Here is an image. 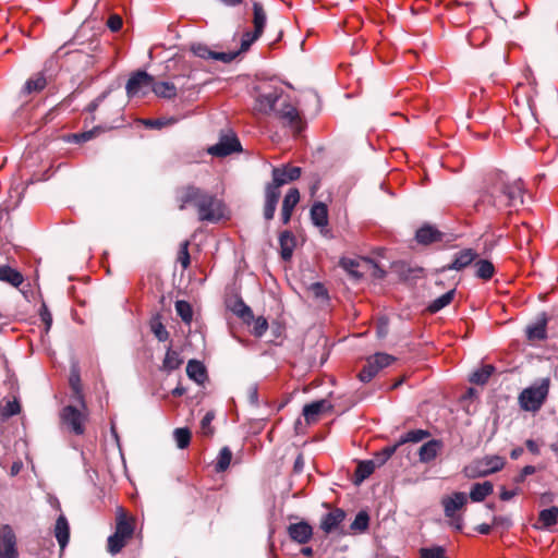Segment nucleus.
Returning <instances> with one entry per match:
<instances>
[{"label": "nucleus", "instance_id": "nucleus-1", "mask_svg": "<svg viewBox=\"0 0 558 558\" xmlns=\"http://www.w3.org/2000/svg\"><path fill=\"white\" fill-rule=\"evenodd\" d=\"M523 194L520 179L510 181L504 173H496L488 179L478 202L497 210L518 208L523 204Z\"/></svg>", "mask_w": 558, "mask_h": 558}, {"label": "nucleus", "instance_id": "nucleus-2", "mask_svg": "<svg viewBox=\"0 0 558 558\" xmlns=\"http://www.w3.org/2000/svg\"><path fill=\"white\" fill-rule=\"evenodd\" d=\"M175 199L180 210H184L187 205H194L201 221L217 222L223 217L222 202L197 186L187 185L179 189Z\"/></svg>", "mask_w": 558, "mask_h": 558}, {"label": "nucleus", "instance_id": "nucleus-3", "mask_svg": "<svg viewBox=\"0 0 558 558\" xmlns=\"http://www.w3.org/2000/svg\"><path fill=\"white\" fill-rule=\"evenodd\" d=\"M300 167H283L272 169V182L268 183L265 189V205H264V218L271 220L275 216V211L281 196L280 186L294 181L301 175Z\"/></svg>", "mask_w": 558, "mask_h": 558}, {"label": "nucleus", "instance_id": "nucleus-4", "mask_svg": "<svg viewBox=\"0 0 558 558\" xmlns=\"http://www.w3.org/2000/svg\"><path fill=\"white\" fill-rule=\"evenodd\" d=\"M549 387L550 379L546 377L524 388L518 398L521 409L527 412H537L548 397Z\"/></svg>", "mask_w": 558, "mask_h": 558}, {"label": "nucleus", "instance_id": "nucleus-5", "mask_svg": "<svg viewBox=\"0 0 558 558\" xmlns=\"http://www.w3.org/2000/svg\"><path fill=\"white\" fill-rule=\"evenodd\" d=\"M255 90V104L253 110L259 114H270L276 110V105L282 99V88L270 82L264 81L257 84Z\"/></svg>", "mask_w": 558, "mask_h": 558}, {"label": "nucleus", "instance_id": "nucleus-6", "mask_svg": "<svg viewBox=\"0 0 558 558\" xmlns=\"http://www.w3.org/2000/svg\"><path fill=\"white\" fill-rule=\"evenodd\" d=\"M505 458L493 454L473 460L464 466L463 474L468 478L485 477L504 469Z\"/></svg>", "mask_w": 558, "mask_h": 558}, {"label": "nucleus", "instance_id": "nucleus-7", "mask_svg": "<svg viewBox=\"0 0 558 558\" xmlns=\"http://www.w3.org/2000/svg\"><path fill=\"white\" fill-rule=\"evenodd\" d=\"M60 420L62 425L66 426L71 433L78 436L83 435L87 422L85 405L83 404V410H78L73 405L64 407L60 413Z\"/></svg>", "mask_w": 558, "mask_h": 558}, {"label": "nucleus", "instance_id": "nucleus-8", "mask_svg": "<svg viewBox=\"0 0 558 558\" xmlns=\"http://www.w3.org/2000/svg\"><path fill=\"white\" fill-rule=\"evenodd\" d=\"M154 77L146 71H137L129 78L125 89L129 98L145 97L154 86Z\"/></svg>", "mask_w": 558, "mask_h": 558}, {"label": "nucleus", "instance_id": "nucleus-9", "mask_svg": "<svg viewBox=\"0 0 558 558\" xmlns=\"http://www.w3.org/2000/svg\"><path fill=\"white\" fill-rule=\"evenodd\" d=\"M16 536L10 525L0 527V558H16Z\"/></svg>", "mask_w": 558, "mask_h": 558}, {"label": "nucleus", "instance_id": "nucleus-10", "mask_svg": "<svg viewBox=\"0 0 558 558\" xmlns=\"http://www.w3.org/2000/svg\"><path fill=\"white\" fill-rule=\"evenodd\" d=\"M241 149V144L238 137L233 134L222 135L219 142L210 146L207 151L208 154L217 157H226L234 151Z\"/></svg>", "mask_w": 558, "mask_h": 558}, {"label": "nucleus", "instance_id": "nucleus-11", "mask_svg": "<svg viewBox=\"0 0 558 558\" xmlns=\"http://www.w3.org/2000/svg\"><path fill=\"white\" fill-rule=\"evenodd\" d=\"M191 50L194 53V56H196L201 59H205V60L213 59V60L221 61L223 63L231 62L240 53V51H232V52L214 51L208 46L203 45V44L192 45Z\"/></svg>", "mask_w": 558, "mask_h": 558}, {"label": "nucleus", "instance_id": "nucleus-12", "mask_svg": "<svg viewBox=\"0 0 558 558\" xmlns=\"http://www.w3.org/2000/svg\"><path fill=\"white\" fill-rule=\"evenodd\" d=\"M344 519L345 511L340 508H335L322 517L319 527L326 534L339 532Z\"/></svg>", "mask_w": 558, "mask_h": 558}, {"label": "nucleus", "instance_id": "nucleus-13", "mask_svg": "<svg viewBox=\"0 0 558 558\" xmlns=\"http://www.w3.org/2000/svg\"><path fill=\"white\" fill-rule=\"evenodd\" d=\"M278 118L282 119L288 125L293 128L295 133L301 131L299 125L300 117L296 108L288 102L286 99H282L280 102V108H276L274 112Z\"/></svg>", "mask_w": 558, "mask_h": 558}, {"label": "nucleus", "instance_id": "nucleus-14", "mask_svg": "<svg viewBox=\"0 0 558 558\" xmlns=\"http://www.w3.org/2000/svg\"><path fill=\"white\" fill-rule=\"evenodd\" d=\"M477 257V254L472 248H464L459 252H457L453 256V259L450 264L442 266L439 271H447V270H457L460 271L471 265L475 258Z\"/></svg>", "mask_w": 558, "mask_h": 558}, {"label": "nucleus", "instance_id": "nucleus-15", "mask_svg": "<svg viewBox=\"0 0 558 558\" xmlns=\"http://www.w3.org/2000/svg\"><path fill=\"white\" fill-rule=\"evenodd\" d=\"M468 501V497L464 493L457 492L451 496L444 497L441 500V505L444 507V512L447 518L454 519V515L458 510L464 507Z\"/></svg>", "mask_w": 558, "mask_h": 558}, {"label": "nucleus", "instance_id": "nucleus-16", "mask_svg": "<svg viewBox=\"0 0 558 558\" xmlns=\"http://www.w3.org/2000/svg\"><path fill=\"white\" fill-rule=\"evenodd\" d=\"M329 408L330 404L328 401L317 400L305 404L302 413L307 424H314L319 420L320 414L327 411Z\"/></svg>", "mask_w": 558, "mask_h": 558}, {"label": "nucleus", "instance_id": "nucleus-17", "mask_svg": "<svg viewBox=\"0 0 558 558\" xmlns=\"http://www.w3.org/2000/svg\"><path fill=\"white\" fill-rule=\"evenodd\" d=\"M299 201H300L299 190L295 187L290 189L283 198L282 208H281V220L284 225L289 223L292 213L294 210V207L298 205Z\"/></svg>", "mask_w": 558, "mask_h": 558}, {"label": "nucleus", "instance_id": "nucleus-18", "mask_svg": "<svg viewBox=\"0 0 558 558\" xmlns=\"http://www.w3.org/2000/svg\"><path fill=\"white\" fill-rule=\"evenodd\" d=\"M313 530L312 526L306 522H300L295 524H291L289 526V535L290 537L300 543L305 544L312 537Z\"/></svg>", "mask_w": 558, "mask_h": 558}, {"label": "nucleus", "instance_id": "nucleus-19", "mask_svg": "<svg viewBox=\"0 0 558 558\" xmlns=\"http://www.w3.org/2000/svg\"><path fill=\"white\" fill-rule=\"evenodd\" d=\"M0 281L19 288L24 282V276L9 265H0Z\"/></svg>", "mask_w": 558, "mask_h": 558}, {"label": "nucleus", "instance_id": "nucleus-20", "mask_svg": "<svg viewBox=\"0 0 558 558\" xmlns=\"http://www.w3.org/2000/svg\"><path fill=\"white\" fill-rule=\"evenodd\" d=\"M546 325H547V318H546L545 314H543L534 325H530L526 327V330H525L526 338L530 341H535V340L539 341V340L546 339V337H547Z\"/></svg>", "mask_w": 558, "mask_h": 558}, {"label": "nucleus", "instance_id": "nucleus-21", "mask_svg": "<svg viewBox=\"0 0 558 558\" xmlns=\"http://www.w3.org/2000/svg\"><path fill=\"white\" fill-rule=\"evenodd\" d=\"M114 532L121 536L129 538V539L132 538L133 533H134V525L128 519V517L122 508H119L118 512H117V523H116Z\"/></svg>", "mask_w": 558, "mask_h": 558}, {"label": "nucleus", "instance_id": "nucleus-22", "mask_svg": "<svg viewBox=\"0 0 558 558\" xmlns=\"http://www.w3.org/2000/svg\"><path fill=\"white\" fill-rule=\"evenodd\" d=\"M54 536L61 548H64L70 538V525L66 518L60 514L54 524Z\"/></svg>", "mask_w": 558, "mask_h": 558}, {"label": "nucleus", "instance_id": "nucleus-23", "mask_svg": "<svg viewBox=\"0 0 558 558\" xmlns=\"http://www.w3.org/2000/svg\"><path fill=\"white\" fill-rule=\"evenodd\" d=\"M441 446H442L441 441L437 440V439H432V440L425 442L420 448V451H418L420 461L427 463V462H430L432 460H434L437 457L438 451L440 450Z\"/></svg>", "mask_w": 558, "mask_h": 558}, {"label": "nucleus", "instance_id": "nucleus-24", "mask_svg": "<svg viewBox=\"0 0 558 558\" xmlns=\"http://www.w3.org/2000/svg\"><path fill=\"white\" fill-rule=\"evenodd\" d=\"M415 239L418 243L427 245L441 240V233L432 226H423L416 231Z\"/></svg>", "mask_w": 558, "mask_h": 558}, {"label": "nucleus", "instance_id": "nucleus-25", "mask_svg": "<svg viewBox=\"0 0 558 558\" xmlns=\"http://www.w3.org/2000/svg\"><path fill=\"white\" fill-rule=\"evenodd\" d=\"M279 244L281 250V257L289 260L292 257L295 247V238L290 231H283L279 235Z\"/></svg>", "mask_w": 558, "mask_h": 558}, {"label": "nucleus", "instance_id": "nucleus-26", "mask_svg": "<svg viewBox=\"0 0 558 558\" xmlns=\"http://www.w3.org/2000/svg\"><path fill=\"white\" fill-rule=\"evenodd\" d=\"M311 220L315 226L320 228L328 225V209L324 203L317 202L312 206Z\"/></svg>", "mask_w": 558, "mask_h": 558}, {"label": "nucleus", "instance_id": "nucleus-27", "mask_svg": "<svg viewBox=\"0 0 558 558\" xmlns=\"http://www.w3.org/2000/svg\"><path fill=\"white\" fill-rule=\"evenodd\" d=\"M187 376L197 384H203L207 379L206 368L199 361L191 360L186 365Z\"/></svg>", "mask_w": 558, "mask_h": 558}, {"label": "nucleus", "instance_id": "nucleus-28", "mask_svg": "<svg viewBox=\"0 0 558 558\" xmlns=\"http://www.w3.org/2000/svg\"><path fill=\"white\" fill-rule=\"evenodd\" d=\"M494 490V486L490 482L486 481L483 483H476L471 487L470 498L474 502L483 501Z\"/></svg>", "mask_w": 558, "mask_h": 558}, {"label": "nucleus", "instance_id": "nucleus-29", "mask_svg": "<svg viewBox=\"0 0 558 558\" xmlns=\"http://www.w3.org/2000/svg\"><path fill=\"white\" fill-rule=\"evenodd\" d=\"M47 86V80L44 73H37L34 76L29 77L23 89L22 93L24 95H31L33 93H39Z\"/></svg>", "mask_w": 558, "mask_h": 558}, {"label": "nucleus", "instance_id": "nucleus-30", "mask_svg": "<svg viewBox=\"0 0 558 558\" xmlns=\"http://www.w3.org/2000/svg\"><path fill=\"white\" fill-rule=\"evenodd\" d=\"M377 465L375 460L361 461L355 470V483L360 484L371 476Z\"/></svg>", "mask_w": 558, "mask_h": 558}, {"label": "nucleus", "instance_id": "nucleus-31", "mask_svg": "<svg viewBox=\"0 0 558 558\" xmlns=\"http://www.w3.org/2000/svg\"><path fill=\"white\" fill-rule=\"evenodd\" d=\"M153 92L160 98L171 99L177 96V87L169 82H154Z\"/></svg>", "mask_w": 558, "mask_h": 558}, {"label": "nucleus", "instance_id": "nucleus-32", "mask_svg": "<svg viewBox=\"0 0 558 558\" xmlns=\"http://www.w3.org/2000/svg\"><path fill=\"white\" fill-rule=\"evenodd\" d=\"M495 372V367L490 364L483 365L474 371L470 376V381L476 385H484Z\"/></svg>", "mask_w": 558, "mask_h": 558}, {"label": "nucleus", "instance_id": "nucleus-33", "mask_svg": "<svg viewBox=\"0 0 558 558\" xmlns=\"http://www.w3.org/2000/svg\"><path fill=\"white\" fill-rule=\"evenodd\" d=\"M253 14H254V16H253L254 29L256 31L257 34H263L265 25H266L267 16H266L265 10L260 3H258V2L253 3Z\"/></svg>", "mask_w": 558, "mask_h": 558}, {"label": "nucleus", "instance_id": "nucleus-34", "mask_svg": "<svg viewBox=\"0 0 558 558\" xmlns=\"http://www.w3.org/2000/svg\"><path fill=\"white\" fill-rule=\"evenodd\" d=\"M475 276L483 280H489L495 274V267L487 259H480L475 263Z\"/></svg>", "mask_w": 558, "mask_h": 558}, {"label": "nucleus", "instance_id": "nucleus-35", "mask_svg": "<svg viewBox=\"0 0 558 558\" xmlns=\"http://www.w3.org/2000/svg\"><path fill=\"white\" fill-rule=\"evenodd\" d=\"M454 293H456V289H450L445 294H442L439 298L435 299L428 305V307H427L428 311L430 313H437L440 310H442L444 307L448 306L452 302Z\"/></svg>", "mask_w": 558, "mask_h": 558}, {"label": "nucleus", "instance_id": "nucleus-36", "mask_svg": "<svg viewBox=\"0 0 558 558\" xmlns=\"http://www.w3.org/2000/svg\"><path fill=\"white\" fill-rule=\"evenodd\" d=\"M558 521V508L550 507L548 509H544L538 514V522L542 523V527L548 529L555 525Z\"/></svg>", "mask_w": 558, "mask_h": 558}, {"label": "nucleus", "instance_id": "nucleus-37", "mask_svg": "<svg viewBox=\"0 0 558 558\" xmlns=\"http://www.w3.org/2000/svg\"><path fill=\"white\" fill-rule=\"evenodd\" d=\"M231 311L244 323H250L254 319L253 312L241 299L236 300L231 306Z\"/></svg>", "mask_w": 558, "mask_h": 558}, {"label": "nucleus", "instance_id": "nucleus-38", "mask_svg": "<svg viewBox=\"0 0 558 558\" xmlns=\"http://www.w3.org/2000/svg\"><path fill=\"white\" fill-rule=\"evenodd\" d=\"M150 330L159 341H167L169 339V332L161 322L159 315L154 316L149 323Z\"/></svg>", "mask_w": 558, "mask_h": 558}, {"label": "nucleus", "instance_id": "nucleus-39", "mask_svg": "<svg viewBox=\"0 0 558 558\" xmlns=\"http://www.w3.org/2000/svg\"><path fill=\"white\" fill-rule=\"evenodd\" d=\"M183 360L177 351L169 349L166 353V356L162 362V368L165 371L171 372L181 366Z\"/></svg>", "mask_w": 558, "mask_h": 558}, {"label": "nucleus", "instance_id": "nucleus-40", "mask_svg": "<svg viewBox=\"0 0 558 558\" xmlns=\"http://www.w3.org/2000/svg\"><path fill=\"white\" fill-rule=\"evenodd\" d=\"M128 541H129V538L121 536L114 532L112 535H110L108 537V541H107L108 551L111 555H116V554L120 553L122 550V548L126 545Z\"/></svg>", "mask_w": 558, "mask_h": 558}, {"label": "nucleus", "instance_id": "nucleus-41", "mask_svg": "<svg viewBox=\"0 0 558 558\" xmlns=\"http://www.w3.org/2000/svg\"><path fill=\"white\" fill-rule=\"evenodd\" d=\"M175 312L185 324H191L193 310L189 302L179 300L175 302Z\"/></svg>", "mask_w": 558, "mask_h": 558}, {"label": "nucleus", "instance_id": "nucleus-42", "mask_svg": "<svg viewBox=\"0 0 558 558\" xmlns=\"http://www.w3.org/2000/svg\"><path fill=\"white\" fill-rule=\"evenodd\" d=\"M428 436L429 433L425 429H413L401 436L398 445H403L405 442H420Z\"/></svg>", "mask_w": 558, "mask_h": 558}, {"label": "nucleus", "instance_id": "nucleus-43", "mask_svg": "<svg viewBox=\"0 0 558 558\" xmlns=\"http://www.w3.org/2000/svg\"><path fill=\"white\" fill-rule=\"evenodd\" d=\"M231 459H232V452L231 450L228 448V447H223L219 454H218V458H217V462H216V471L217 472H225L230 463H231Z\"/></svg>", "mask_w": 558, "mask_h": 558}, {"label": "nucleus", "instance_id": "nucleus-44", "mask_svg": "<svg viewBox=\"0 0 558 558\" xmlns=\"http://www.w3.org/2000/svg\"><path fill=\"white\" fill-rule=\"evenodd\" d=\"M369 524V515L366 511H360L356 515L354 521L351 523L350 529L353 532H364L367 530Z\"/></svg>", "mask_w": 558, "mask_h": 558}, {"label": "nucleus", "instance_id": "nucleus-45", "mask_svg": "<svg viewBox=\"0 0 558 558\" xmlns=\"http://www.w3.org/2000/svg\"><path fill=\"white\" fill-rule=\"evenodd\" d=\"M368 360L372 364L378 367V371H380L391 365L396 361V357L387 353H376L373 356H369Z\"/></svg>", "mask_w": 558, "mask_h": 558}, {"label": "nucleus", "instance_id": "nucleus-46", "mask_svg": "<svg viewBox=\"0 0 558 558\" xmlns=\"http://www.w3.org/2000/svg\"><path fill=\"white\" fill-rule=\"evenodd\" d=\"M378 367L372 364L367 359L366 364L359 373L357 377L362 383H369L378 374Z\"/></svg>", "mask_w": 558, "mask_h": 558}, {"label": "nucleus", "instance_id": "nucleus-47", "mask_svg": "<svg viewBox=\"0 0 558 558\" xmlns=\"http://www.w3.org/2000/svg\"><path fill=\"white\" fill-rule=\"evenodd\" d=\"M420 558H448L441 546L425 547L420 549Z\"/></svg>", "mask_w": 558, "mask_h": 558}, {"label": "nucleus", "instance_id": "nucleus-48", "mask_svg": "<svg viewBox=\"0 0 558 558\" xmlns=\"http://www.w3.org/2000/svg\"><path fill=\"white\" fill-rule=\"evenodd\" d=\"M174 439L180 449H184L189 446L191 440V433L187 428H177L174 430Z\"/></svg>", "mask_w": 558, "mask_h": 558}, {"label": "nucleus", "instance_id": "nucleus-49", "mask_svg": "<svg viewBox=\"0 0 558 558\" xmlns=\"http://www.w3.org/2000/svg\"><path fill=\"white\" fill-rule=\"evenodd\" d=\"M178 122L177 118H159V119H148L144 121V124L151 129H161L163 126L172 125Z\"/></svg>", "mask_w": 558, "mask_h": 558}, {"label": "nucleus", "instance_id": "nucleus-50", "mask_svg": "<svg viewBox=\"0 0 558 558\" xmlns=\"http://www.w3.org/2000/svg\"><path fill=\"white\" fill-rule=\"evenodd\" d=\"M69 383H70L72 390L75 392V395H77L78 398L82 399L81 377H80V372L77 368H75V367L72 368L70 378H69Z\"/></svg>", "mask_w": 558, "mask_h": 558}, {"label": "nucleus", "instance_id": "nucleus-51", "mask_svg": "<svg viewBox=\"0 0 558 558\" xmlns=\"http://www.w3.org/2000/svg\"><path fill=\"white\" fill-rule=\"evenodd\" d=\"M21 412L19 400L14 397L12 401H8L2 409V414L7 417L16 415Z\"/></svg>", "mask_w": 558, "mask_h": 558}, {"label": "nucleus", "instance_id": "nucleus-52", "mask_svg": "<svg viewBox=\"0 0 558 558\" xmlns=\"http://www.w3.org/2000/svg\"><path fill=\"white\" fill-rule=\"evenodd\" d=\"M262 34H257L254 29L253 33L246 32L241 40V49L240 51H246L251 47V45L260 37Z\"/></svg>", "mask_w": 558, "mask_h": 558}, {"label": "nucleus", "instance_id": "nucleus-53", "mask_svg": "<svg viewBox=\"0 0 558 558\" xmlns=\"http://www.w3.org/2000/svg\"><path fill=\"white\" fill-rule=\"evenodd\" d=\"M214 420V413L207 412L205 416L201 421V430L205 436H210L213 434L211 422Z\"/></svg>", "mask_w": 558, "mask_h": 558}, {"label": "nucleus", "instance_id": "nucleus-54", "mask_svg": "<svg viewBox=\"0 0 558 558\" xmlns=\"http://www.w3.org/2000/svg\"><path fill=\"white\" fill-rule=\"evenodd\" d=\"M95 136V131L94 130H90V131H86V132H82V133H75V134H72L69 136V142H72V143H85L87 141H90L92 138H94Z\"/></svg>", "mask_w": 558, "mask_h": 558}, {"label": "nucleus", "instance_id": "nucleus-55", "mask_svg": "<svg viewBox=\"0 0 558 558\" xmlns=\"http://www.w3.org/2000/svg\"><path fill=\"white\" fill-rule=\"evenodd\" d=\"M253 320H254V328H253L254 335L256 337H262L268 329L267 319L260 316Z\"/></svg>", "mask_w": 558, "mask_h": 558}, {"label": "nucleus", "instance_id": "nucleus-56", "mask_svg": "<svg viewBox=\"0 0 558 558\" xmlns=\"http://www.w3.org/2000/svg\"><path fill=\"white\" fill-rule=\"evenodd\" d=\"M189 242H183L181 244V250L179 253V262L181 266L186 269L190 266V254H189Z\"/></svg>", "mask_w": 558, "mask_h": 558}, {"label": "nucleus", "instance_id": "nucleus-57", "mask_svg": "<svg viewBox=\"0 0 558 558\" xmlns=\"http://www.w3.org/2000/svg\"><path fill=\"white\" fill-rule=\"evenodd\" d=\"M122 19L120 15L118 14H112L109 16L108 21H107V26L110 28V31L112 32H118L121 29L122 27Z\"/></svg>", "mask_w": 558, "mask_h": 558}, {"label": "nucleus", "instance_id": "nucleus-58", "mask_svg": "<svg viewBox=\"0 0 558 558\" xmlns=\"http://www.w3.org/2000/svg\"><path fill=\"white\" fill-rule=\"evenodd\" d=\"M535 471H536V469H535V466H533V465H526V466H524V468L521 470V472H520V473L514 477V480H513V481H514V483H517V484L523 483V482H524V480H525V477H526L527 475H532V474H534V473H535Z\"/></svg>", "mask_w": 558, "mask_h": 558}, {"label": "nucleus", "instance_id": "nucleus-59", "mask_svg": "<svg viewBox=\"0 0 558 558\" xmlns=\"http://www.w3.org/2000/svg\"><path fill=\"white\" fill-rule=\"evenodd\" d=\"M519 492H520L519 488L507 489L506 487H501L499 497L501 500L508 501V500L512 499L514 496H517L519 494Z\"/></svg>", "mask_w": 558, "mask_h": 558}, {"label": "nucleus", "instance_id": "nucleus-60", "mask_svg": "<svg viewBox=\"0 0 558 558\" xmlns=\"http://www.w3.org/2000/svg\"><path fill=\"white\" fill-rule=\"evenodd\" d=\"M40 317L44 324L46 325L47 329H49L52 324V316L51 313L46 307V305H44L43 308L40 310Z\"/></svg>", "mask_w": 558, "mask_h": 558}, {"label": "nucleus", "instance_id": "nucleus-61", "mask_svg": "<svg viewBox=\"0 0 558 558\" xmlns=\"http://www.w3.org/2000/svg\"><path fill=\"white\" fill-rule=\"evenodd\" d=\"M493 523L508 529L511 525V520L507 517H495Z\"/></svg>", "mask_w": 558, "mask_h": 558}, {"label": "nucleus", "instance_id": "nucleus-62", "mask_svg": "<svg viewBox=\"0 0 558 558\" xmlns=\"http://www.w3.org/2000/svg\"><path fill=\"white\" fill-rule=\"evenodd\" d=\"M525 445L530 452H532L533 454H539V446L537 445L536 441H534L533 439H527L525 441Z\"/></svg>", "mask_w": 558, "mask_h": 558}, {"label": "nucleus", "instance_id": "nucleus-63", "mask_svg": "<svg viewBox=\"0 0 558 558\" xmlns=\"http://www.w3.org/2000/svg\"><path fill=\"white\" fill-rule=\"evenodd\" d=\"M519 235L521 241H525V243L530 242L529 227L526 225L519 228Z\"/></svg>", "mask_w": 558, "mask_h": 558}, {"label": "nucleus", "instance_id": "nucleus-64", "mask_svg": "<svg viewBox=\"0 0 558 558\" xmlns=\"http://www.w3.org/2000/svg\"><path fill=\"white\" fill-rule=\"evenodd\" d=\"M341 265L343 266V268H345L347 270L353 272V268L357 265L353 259H350V258H343L341 260Z\"/></svg>", "mask_w": 558, "mask_h": 558}]
</instances>
